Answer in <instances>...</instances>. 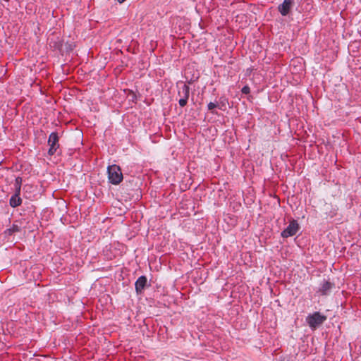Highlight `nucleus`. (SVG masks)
I'll return each instance as SVG.
<instances>
[{
	"label": "nucleus",
	"instance_id": "obj_13",
	"mask_svg": "<svg viewBox=\"0 0 361 361\" xmlns=\"http://www.w3.org/2000/svg\"><path fill=\"white\" fill-rule=\"evenodd\" d=\"M216 104L215 103H213V102H210L209 104H208V109L210 110V111H212L214 108L216 107Z\"/></svg>",
	"mask_w": 361,
	"mask_h": 361
},
{
	"label": "nucleus",
	"instance_id": "obj_4",
	"mask_svg": "<svg viewBox=\"0 0 361 361\" xmlns=\"http://www.w3.org/2000/svg\"><path fill=\"white\" fill-rule=\"evenodd\" d=\"M48 144L49 145V154L52 155L58 149L59 145V137L57 133H51L49 135Z\"/></svg>",
	"mask_w": 361,
	"mask_h": 361
},
{
	"label": "nucleus",
	"instance_id": "obj_11",
	"mask_svg": "<svg viewBox=\"0 0 361 361\" xmlns=\"http://www.w3.org/2000/svg\"><path fill=\"white\" fill-rule=\"evenodd\" d=\"M21 181L22 179L19 177L16 179V189L18 187L20 188Z\"/></svg>",
	"mask_w": 361,
	"mask_h": 361
},
{
	"label": "nucleus",
	"instance_id": "obj_5",
	"mask_svg": "<svg viewBox=\"0 0 361 361\" xmlns=\"http://www.w3.org/2000/svg\"><path fill=\"white\" fill-rule=\"evenodd\" d=\"M19 195H20V188L18 187L16 188L15 195H13L10 200V204L11 207H16L21 204L22 200Z\"/></svg>",
	"mask_w": 361,
	"mask_h": 361
},
{
	"label": "nucleus",
	"instance_id": "obj_14",
	"mask_svg": "<svg viewBox=\"0 0 361 361\" xmlns=\"http://www.w3.org/2000/svg\"><path fill=\"white\" fill-rule=\"evenodd\" d=\"M13 231L15 232V231H18V228L17 226H14L13 227Z\"/></svg>",
	"mask_w": 361,
	"mask_h": 361
},
{
	"label": "nucleus",
	"instance_id": "obj_7",
	"mask_svg": "<svg viewBox=\"0 0 361 361\" xmlns=\"http://www.w3.org/2000/svg\"><path fill=\"white\" fill-rule=\"evenodd\" d=\"M147 278L144 276H142L138 278L137 281L135 282V290L137 293H141L142 290L144 289L147 284Z\"/></svg>",
	"mask_w": 361,
	"mask_h": 361
},
{
	"label": "nucleus",
	"instance_id": "obj_12",
	"mask_svg": "<svg viewBox=\"0 0 361 361\" xmlns=\"http://www.w3.org/2000/svg\"><path fill=\"white\" fill-rule=\"evenodd\" d=\"M250 89L248 86H245L242 88V92L243 94H248L250 93Z\"/></svg>",
	"mask_w": 361,
	"mask_h": 361
},
{
	"label": "nucleus",
	"instance_id": "obj_15",
	"mask_svg": "<svg viewBox=\"0 0 361 361\" xmlns=\"http://www.w3.org/2000/svg\"><path fill=\"white\" fill-rule=\"evenodd\" d=\"M120 4L123 3L126 0H117Z\"/></svg>",
	"mask_w": 361,
	"mask_h": 361
},
{
	"label": "nucleus",
	"instance_id": "obj_2",
	"mask_svg": "<svg viewBox=\"0 0 361 361\" xmlns=\"http://www.w3.org/2000/svg\"><path fill=\"white\" fill-rule=\"evenodd\" d=\"M326 319V316L322 315L319 312H315L307 317V322L310 328L314 329L321 325Z\"/></svg>",
	"mask_w": 361,
	"mask_h": 361
},
{
	"label": "nucleus",
	"instance_id": "obj_8",
	"mask_svg": "<svg viewBox=\"0 0 361 361\" xmlns=\"http://www.w3.org/2000/svg\"><path fill=\"white\" fill-rule=\"evenodd\" d=\"M190 94L189 87L185 84H182L178 87V95L180 98L188 99Z\"/></svg>",
	"mask_w": 361,
	"mask_h": 361
},
{
	"label": "nucleus",
	"instance_id": "obj_1",
	"mask_svg": "<svg viewBox=\"0 0 361 361\" xmlns=\"http://www.w3.org/2000/svg\"><path fill=\"white\" fill-rule=\"evenodd\" d=\"M108 178L112 184L117 185L123 180V174L120 167L117 165H111L108 167Z\"/></svg>",
	"mask_w": 361,
	"mask_h": 361
},
{
	"label": "nucleus",
	"instance_id": "obj_6",
	"mask_svg": "<svg viewBox=\"0 0 361 361\" xmlns=\"http://www.w3.org/2000/svg\"><path fill=\"white\" fill-rule=\"evenodd\" d=\"M291 0H285L282 4L279 5V10L281 15L286 16L291 8Z\"/></svg>",
	"mask_w": 361,
	"mask_h": 361
},
{
	"label": "nucleus",
	"instance_id": "obj_10",
	"mask_svg": "<svg viewBox=\"0 0 361 361\" xmlns=\"http://www.w3.org/2000/svg\"><path fill=\"white\" fill-rule=\"evenodd\" d=\"M188 99L180 98L178 103L180 106L183 107L186 105Z\"/></svg>",
	"mask_w": 361,
	"mask_h": 361
},
{
	"label": "nucleus",
	"instance_id": "obj_3",
	"mask_svg": "<svg viewBox=\"0 0 361 361\" xmlns=\"http://www.w3.org/2000/svg\"><path fill=\"white\" fill-rule=\"evenodd\" d=\"M299 230V225L295 220H292L288 227L281 233L283 238H288L294 235Z\"/></svg>",
	"mask_w": 361,
	"mask_h": 361
},
{
	"label": "nucleus",
	"instance_id": "obj_9",
	"mask_svg": "<svg viewBox=\"0 0 361 361\" xmlns=\"http://www.w3.org/2000/svg\"><path fill=\"white\" fill-rule=\"evenodd\" d=\"M331 288V284L329 282H325L322 287V291L324 294Z\"/></svg>",
	"mask_w": 361,
	"mask_h": 361
}]
</instances>
